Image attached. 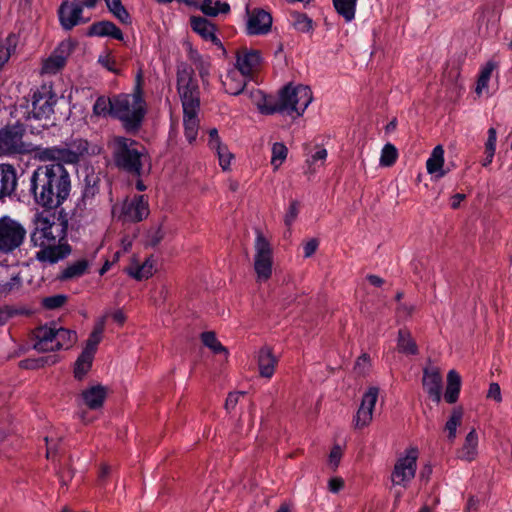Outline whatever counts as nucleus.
Instances as JSON below:
<instances>
[{
	"instance_id": "obj_4",
	"label": "nucleus",
	"mask_w": 512,
	"mask_h": 512,
	"mask_svg": "<svg viewBox=\"0 0 512 512\" xmlns=\"http://www.w3.org/2000/svg\"><path fill=\"white\" fill-rule=\"evenodd\" d=\"M145 114V101L139 84L133 94L117 96L113 99V116L120 119L127 130L138 127Z\"/></svg>"
},
{
	"instance_id": "obj_55",
	"label": "nucleus",
	"mask_w": 512,
	"mask_h": 512,
	"mask_svg": "<svg viewBox=\"0 0 512 512\" xmlns=\"http://www.w3.org/2000/svg\"><path fill=\"white\" fill-rule=\"evenodd\" d=\"M21 285V279L18 275H12L9 281L0 283V292L9 293L17 290Z\"/></svg>"
},
{
	"instance_id": "obj_30",
	"label": "nucleus",
	"mask_w": 512,
	"mask_h": 512,
	"mask_svg": "<svg viewBox=\"0 0 512 512\" xmlns=\"http://www.w3.org/2000/svg\"><path fill=\"white\" fill-rule=\"evenodd\" d=\"M256 67V53L254 51L242 50L237 54L236 68L241 74L252 79Z\"/></svg>"
},
{
	"instance_id": "obj_50",
	"label": "nucleus",
	"mask_w": 512,
	"mask_h": 512,
	"mask_svg": "<svg viewBox=\"0 0 512 512\" xmlns=\"http://www.w3.org/2000/svg\"><path fill=\"white\" fill-rule=\"evenodd\" d=\"M371 368V359L370 356L366 353L359 356L355 362L354 371L358 375H366Z\"/></svg>"
},
{
	"instance_id": "obj_28",
	"label": "nucleus",
	"mask_w": 512,
	"mask_h": 512,
	"mask_svg": "<svg viewBox=\"0 0 512 512\" xmlns=\"http://www.w3.org/2000/svg\"><path fill=\"white\" fill-rule=\"evenodd\" d=\"M258 112L265 115L281 113L280 93L274 96L258 90Z\"/></svg>"
},
{
	"instance_id": "obj_39",
	"label": "nucleus",
	"mask_w": 512,
	"mask_h": 512,
	"mask_svg": "<svg viewBox=\"0 0 512 512\" xmlns=\"http://www.w3.org/2000/svg\"><path fill=\"white\" fill-rule=\"evenodd\" d=\"M203 344L213 353L223 356L224 360L228 358V350L216 338L213 332H204L201 336Z\"/></svg>"
},
{
	"instance_id": "obj_14",
	"label": "nucleus",
	"mask_w": 512,
	"mask_h": 512,
	"mask_svg": "<svg viewBox=\"0 0 512 512\" xmlns=\"http://www.w3.org/2000/svg\"><path fill=\"white\" fill-rule=\"evenodd\" d=\"M378 395L379 388L376 386L369 387L363 394L360 407L353 420L356 428L362 429L372 422Z\"/></svg>"
},
{
	"instance_id": "obj_22",
	"label": "nucleus",
	"mask_w": 512,
	"mask_h": 512,
	"mask_svg": "<svg viewBox=\"0 0 512 512\" xmlns=\"http://www.w3.org/2000/svg\"><path fill=\"white\" fill-rule=\"evenodd\" d=\"M17 187V172L13 165L0 164V200L12 195Z\"/></svg>"
},
{
	"instance_id": "obj_17",
	"label": "nucleus",
	"mask_w": 512,
	"mask_h": 512,
	"mask_svg": "<svg viewBox=\"0 0 512 512\" xmlns=\"http://www.w3.org/2000/svg\"><path fill=\"white\" fill-rule=\"evenodd\" d=\"M56 104V98L51 90L43 89L35 92L32 101L31 113L37 119H47L53 113V107Z\"/></svg>"
},
{
	"instance_id": "obj_23",
	"label": "nucleus",
	"mask_w": 512,
	"mask_h": 512,
	"mask_svg": "<svg viewBox=\"0 0 512 512\" xmlns=\"http://www.w3.org/2000/svg\"><path fill=\"white\" fill-rule=\"evenodd\" d=\"M96 257V252H92L91 254L77 259L76 261L70 263L61 273V279H74L79 278L84 275L89 267L92 265Z\"/></svg>"
},
{
	"instance_id": "obj_57",
	"label": "nucleus",
	"mask_w": 512,
	"mask_h": 512,
	"mask_svg": "<svg viewBox=\"0 0 512 512\" xmlns=\"http://www.w3.org/2000/svg\"><path fill=\"white\" fill-rule=\"evenodd\" d=\"M497 133L494 128L488 130V139L485 143V152L495 153L496 150Z\"/></svg>"
},
{
	"instance_id": "obj_56",
	"label": "nucleus",
	"mask_w": 512,
	"mask_h": 512,
	"mask_svg": "<svg viewBox=\"0 0 512 512\" xmlns=\"http://www.w3.org/2000/svg\"><path fill=\"white\" fill-rule=\"evenodd\" d=\"M299 213V204L296 201L290 203L288 210L285 214V223L290 226L297 218Z\"/></svg>"
},
{
	"instance_id": "obj_8",
	"label": "nucleus",
	"mask_w": 512,
	"mask_h": 512,
	"mask_svg": "<svg viewBox=\"0 0 512 512\" xmlns=\"http://www.w3.org/2000/svg\"><path fill=\"white\" fill-rule=\"evenodd\" d=\"M86 151L87 142L80 141L76 150L60 147H40L31 144V150L27 154H32V158L40 162L72 164L78 162Z\"/></svg>"
},
{
	"instance_id": "obj_27",
	"label": "nucleus",
	"mask_w": 512,
	"mask_h": 512,
	"mask_svg": "<svg viewBox=\"0 0 512 512\" xmlns=\"http://www.w3.org/2000/svg\"><path fill=\"white\" fill-rule=\"evenodd\" d=\"M192 29L203 37L205 40L211 41L216 45H221L219 39L215 35V27L205 18L191 17L190 19Z\"/></svg>"
},
{
	"instance_id": "obj_44",
	"label": "nucleus",
	"mask_w": 512,
	"mask_h": 512,
	"mask_svg": "<svg viewBox=\"0 0 512 512\" xmlns=\"http://www.w3.org/2000/svg\"><path fill=\"white\" fill-rule=\"evenodd\" d=\"M328 152L325 148H317V150L306 160L310 172L314 173L319 167L323 166Z\"/></svg>"
},
{
	"instance_id": "obj_21",
	"label": "nucleus",
	"mask_w": 512,
	"mask_h": 512,
	"mask_svg": "<svg viewBox=\"0 0 512 512\" xmlns=\"http://www.w3.org/2000/svg\"><path fill=\"white\" fill-rule=\"evenodd\" d=\"M278 364L277 357L272 353L270 347H262L258 352V378L269 380L275 373Z\"/></svg>"
},
{
	"instance_id": "obj_41",
	"label": "nucleus",
	"mask_w": 512,
	"mask_h": 512,
	"mask_svg": "<svg viewBox=\"0 0 512 512\" xmlns=\"http://www.w3.org/2000/svg\"><path fill=\"white\" fill-rule=\"evenodd\" d=\"M294 29L301 33H311L314 29L313 20L306 14L294 12L291 14Z\"/></svg>"
},
{
	"instance_id": "obj_64",
	"label": "nucleus",
	"mask_w": 512,
	"mask_h": 512,
	"mask_svg": "<svg viewBox=\"0 0 512 512\" xmlns=\"http://www.w3.org/2000/svg\"><path fill=\"white\" fill-rule=\"evenodd\" d=\"M111 316L114 319V321L118 322L119 324H123L124 321L126 320V316L121 310L113 312Z\"/></svg>"
},
{
	"instance_id": "obj_62",
	"label": "nucleus",
	"mask_w": 512,
	"mask_h": 512,
	"mask_svg": "<svg viewBox=\"0 0 512 512\" xmlns=\"http://www.w3.org/2000/svg\"><path fill=\"white\" fill-rule=\"evenodd\" d=\"M99 62L105 68H107L109 71H111L113 73H117L118 72V70L115 67V60L113 58H111L109 55L104 56V57H100L99 58Z\"/></svg>"
},
{
	"instance_id": "obj_45",
	"label": "nucleus",
	"mask_w": 512,
	"mask_h": 512,
	"mask_svg": "<svg viewBox=\"0 0 512 512\" xmlns=\"http://www.w3.org/2000/svg\"><path fill=\"white\" fill-rule=\"evenodd\" d=\"M397 156L398 153L395 146L390 143L385 144L381 151L380 165L385 167L393 165L397 159Z\"/></svg>"
},
{
	"instance_id": "obj_47",
	"label": "nucleus",
	"mask_w": 512,
	"mask_h": 512,
	"mask_svg": "<svg viewBox=\"0 0 512 512\" xmlns=\"http://www.w3.org/2000/svg\"><path fill=\"white\" fill-rule=\"evenodd\" d=\"M273 18L270 13L258 10V35L268 34L272 31Z\"/></svg>"
},
{
	"instance_id": "obj_63",
	"label": "nucleus",
	"mask_w": 512,
	"mask_h": 512,
	"mask_svg": "<svg viewBox=\"0 0 512 512\" xmlns=\"http://www.w3.org/2000/svg\"><path fill=\"white\" fill-rule=\"evenodd\" d=\"M465 195L464 194H455L451 198V207L453 209H456L460 206V203L464 200Z\"/></svg>"
},
{
	"instance_id": "obj_35",
	"label": "nucleus",
	"mask_w": 512,
	"mask_h": 512,
	"mask_svg": "<svg viewBox=\"0 0 512 512\" xmlns=\"http://www.w3.org/2000/svg\"><path fill=\"white\" fill-rule=\"evenodd\" d=\"M94 359V355L88 352L82 351L75 362L74 366V376L78 380H81L85 377L88 371L92 367V362Z\"/></svg>"
},
{
	"instance_id": "obj_60",
	"label": "nucleus",
	"mask_w": 512,
	"mask_h": 512,
	"mask_svg": "<svg viewBox=\"0 0 512 512\" xmlns=\"http://www.w3.org/2000/svg\"><path fill=\"white\" fill-rule=\"evenodd\" d=\"M208 145L211 149L219 148V146L223 145V143L220 140L218 131L215 128L209 131Z\"/></svg>"
},
{
	"instance_id": "obj_10",
	"label": "nucleus",
	"mask_w": 512,
	"mask_h": 512,
	"mask_svg": "<svg viewBox=\"0 0 512 512\" xmlns=\"http://www.w3.org/2000/svg\"><path fill=\"white\" fill-rule=\"evenodd\" d=\"M25 129L21 125L5 127L0 130V156L26 154L31 143L23 141Z\"/></svg>"
},
{
	"instance_id": "obj_36",
	"label": "nucleus",
	"mask_w": 512,
	"mask_h": 512,
	"mask_svg": "<svg viewBox=\"0 0 512 512\" xmlns=\"http://www.w3.org/2000/svg\"><path fill=\"white\" fill-rule=\"evenodd\" d=\"M397 347L401 353L407 355H415L418 352L417 345L407 330H399Z\"/></svg>"
},
{
	"instance_id": "obj_40",
	"label": "nucleus",
	"mask_w": 512,
	"mask_h": 512,
	"mask_svg": "<svg viewBox=\"0 0 512 512\" xmlns=\"http://www.w3.org/2000/svg\"><path fill=\"white\" fill-rule=\"evenodd\" d=\"M334 7L347 22L355 17L357 0H333Z\"/></svg>"
},
{
	"instance_id": "obj_34",
	"label": "nucleus",
	"mask_w": 512,
	"mask_h": 512,
	"mask_svg": "<svg viewBox=\"0 0 512 512\" xmlns=\"http://www.w3.org/2000/svg\"><path fill=\"white\" fill-rule=\"evenodd\" d=\"M105 322H106V316L101 317L95 324V327L90 334L86 345L83 349L84 352H88L90 354L95 355L97 346L100 343L102 339V334L104 332L105 328Z\"/></svg>"
},
{
	"instance_id": "obj_18",
	"label": "nucleus",
	"mask_w": 512,
	"mask_h": 512,
	"mask_svg": "<svg viewBox=\"0 0 512 512\" xmlns=\"http://www.w3.org/2000/svg\"><path fill=\"white\" fill-rule=\"evenodd\" d=\"M83 7L77 1H64L59 7V20L65 30H71L83 22Z\"/></svg>"
},
{
	"instance_id": "obj_58",
	"label": "nucleus",
	"mask_w": 512,
	"mask_h": 512,
	"mask_svg": "<svg viewBox=\"0 0 512 512\" xmlns=\"http://www.w3.org/2000/svg\"><path fill=\"white\" fill-rule=\"evenodd\" d=\"M487 398L493 399L497 403L502 401L501 389L498 383H491L487 392Z\"/></svg>"
},
{
	"instance_id": "obj_19",
	"label": "nucleus",
	"mask_w": 512,
	"mask_h": 512,
	"mask_svg": "<svg viewBox=\"0 0 512 512\" xmlns=\"http://www.w3.org/2000/svg\"><path fill=\"white\" fill-rule=\"evenodd\" d=\"M107 395V389L102 385H92L79 394L77 400L79 405H84L89 409H98L102 407Z\"/></svg>"
},
{
	"instance_id": "obj_26",
	"label": "nucleus",
	"mask_w": 512,
	"mask_h": 512,
	"mask_svg": "<svg viewBox=\"0 0 512 512\" xmlns=\"http://www.w3.org/2000/svg\"><path fill=\"white\" fill-rule=\"evenodd\" d=\"M444 166V149L441 145L436 146L426 162L427 172L434 175L436 179L442 178L446 172Z\"/></svg>"
},
{
	"instance_id": "obj_46",
	"label": "nucleus",
	"mask_w": 512,
	"mask_h": 512,
	"mask_svg": "<svg viewBox=\"0 0 512 512\" xmlns=\"http://www.w3.org/2000/svg\"><path fill=\"white\" fill-rule=\"evenodd\" d=\"M93 111L94 114L98 116L113 115V99L110 100L105 97H99L93 106Z\"/></svg>"
},
{
	"instance_id": "obj_25",
	"label": "nucleus",
	"mask_w": 512,
	"mask_h": 512,
	"mask_svg": "<svg viewBox=\"0 0 512 512\" xmlns=\"http://www.w3.org/2000/svg\"><path fill=\"white\" fill-rule=\"evenodd\" d=\"M247 80L248 76L241 74V72L235 67L227 72L222 83L228 93L237 95L243 91Z\"/></svg>"
},
{
	"instance_id": "obj_54",
	"label": "nucleus",
	"mask_w": 512,
	"mask_h": 512,
	"mask_svg": "<svg viewBox=\"0 0 512 512\" xmlns=\"http://www.w3.org/2000/svg\"><path fill=\"white\" fill-rule=\"evenodd\" d=\"M343 451L339 445H335L329 454L328 457V465L333 469L336 470L339 466L340 460L342 458Z\"/></svg>"
},
{
	"instance_id": "obj_53",
	"label": "nucleus",
	"mask_w": 512,
	"mask_h": 512,
	"mask_svg": "<svg viewBox=\"0 0 512 512\" xmlns=\"http://www.w3.org/2000/svg\"><path fill=\"white\" fill-rule=\"evenodd\" d=\"M13 44V39L9 37L0 45V68L9 60Z\"/></svg>"
},
{
	"instance_id": "obj_12",
	"label": "nucleus",
	"mask_w": 512,
	"mask_h": 512,
	"mask_svg": "<svg viewBox=\"0 0 512 512\" xmlns=\"http://www.w3.org/2000/svg\"><path fill=\"white\" fill-rule=\"evenodd\" d=\"M112 213L123 222H138L148 216V202L144 196H134L126 199L121 206H114Z\"/></svg>"
},
{
	"instance_id": "obj_16",
	"label": "nucleus",
	"mask_w": 512,
	"mask_h": 512,
	"mask_svg": "<svg viewBox=\"0 0 512 512\" xmlns=\"http://www.w3.org/2000/svg\"><path fill=\"white\" fill-rule=\"evenodd\" d=\"M272 249L267 239L258 233V281H266L272 275Z\"/></svg>"
},
{
	"instance_id": "obj_9",
	"label": "nucleus",
	"mask_w": 512,
	"mask_h": 512,
	"mask_svg": "<svg viewBox=\"0 0 512 512\" xmlns=\"http://www.w3.org/2000/svg\"><path fill=\"white\" fill-rule=\"evenodd\" d=\"M26 236V229L10 216L0 218V251L10 253L21 246Z\"/></svg>"
},
{
	"instance_id": "obj_20",
	"label": "nucleus",
	"mask_w": 512,
	"mask_h": 512,
	"mask_svg": "<svg viewBox=\"0 0 512 512\" xmlns=\"http://www.w3.org/2000/svg\"><path fill=\"white\" fill-rule=\"evenodd\" d=\"M422 384L424 390L435 401L441 400L442 376L438 368H425L423 372Z\"/></svg>"
},
{
	"instance_id": "obj_31",
	"label": "nucleus",
	"mask_w": 512,
	"mask_h": 512,
	"mask_svg": "<svg viewBox=\"0 0 512 512\" xmlns=\"http://www.w3.org/2000/svg\"><path fill=\"white\" fill-rule=\"evenodd\" d=\"M478 454V435L472 429L465 437L464 444L458 452V457L465 461H473Z\"/></svg>"
},
{
	"instance_id": "obj_2",
	"label": "nucleus",
	"mask_w": 512,
	"mask_h": 512,
	"mask_svg": "<svg viewBox=\"0 0 512 512\" xmlns=\"http://www.w3.org/2000/svg\"><path fill=\"white\" fill-rule=\"evenodd\" d=\"M178 93L182 101L183 126L189 143L196 140L199 129V89L191 69L183 67L177 74Z\"/></svg>"
},
{
	"instance_id": "obj_33",
	"label": "nucleus",
	"mask_w": 512,
	"mask_h": 512,
	"mask_svg": "<svg viewBox=\"0 0 512 512\" xmlns=\"http://www.w3.org/2000/svg\"><path fill=\"white\" fill-rule=\"evenodd\" d=\"M461 389V376L455 370H450L447 373V385L444 394L445 400L453 404L458 400Z\"/></svg>"
},
{
	"instance_id": "obj_61",
	"label": "nucleus",
	"mask_w": 512,
	"mask_h": 512,
	"mask_svg": "<svg viewBox=\"0 0 512 512\" xmlns=\"http://www.w3.org/2000/svg\"><path fill=\"white\" fill-rule=\"evenodd\" d=\"M328 487L332 493H337L344 487V481L339 477L331 478L328 482Z\"/></svg>"
},
{
	"instance_id": "obj_32",
	"label": "nucleus",
	"mask_w": 512,
	"mask_h": 512,
	"mask_svg": "<svg viewBox=\"0 0 512 512\" xmlns=\"http://www.w3.org/2000/svg\"><path fill=\"white\" fill-rule=\"evenodd\" d=\"M126 271L136 280L148 279L155 272V262L150 258L146 259L142 264L132 262Z\"/></svg>"
},
{
	"instance_id": "obj_37",
	"label": "nucleus",
	"mask_w": 512,
	"mask_h": 512,
	"mask_svg": "<svg viewBox=\"0 0 512 512\" xmlns=\"http://www.w3.org/2000/svg\"><path fill=\"white\" fill-rule=\"evenodd\" d=\"M463 418V409L456 407L445 424V431L448 433V439L454 441L457 435V428L461 425Z\"/></svg>"
},
{
	"instance_id": "obj_24",
	"label": "nucleus",
	"mask_w": 512,
	"mask_h": 512,
	"mask_svg": "<svg viewBox=\"0 0 512 512\" xmlns=\"http://www.w3.org/2000/svg\"><path fill=\"white\" fill-rule=\"evenodd\" d=\"M498 67L499 63L493 59L487 61L484 65L481 66L475 87V93L478 96H482L484 94L490 95L489 83L493 72L497 71Z\"/></svg>"
},
{
	"instance_id": "obj_42",
	"label": "nucleus",
	"mask_w": 512,
	"mask_h": 512,
	"mask_svg": "<svg viewBox=\"0 0 512 512\" xmlns=\"http://www.w3.org/2000/svg\"><path fill=\"white\" fill-rule=\"evenodd\" d=\"M271 165L277 170L287 158L288 149L283 143L276 142L272 145Z\"/></svg>"
},
{
	"instance_id": "obj_3",
	"label": "nucleus",
	"mask_w": 512,
	"mask_h": 512,
	"mask_svg": "<svg viewBox=\"0 0 512 512\" xmlns=\"http://www.w3.org/2000/svg\"><path fill=\"white\" fill-rule=\"evenodd\" d=\"M113 158L117 166L136 175H141L147 161L145 148L125 137H114L110 141Z\"/></svg>"
},
{
	"instance_id": "obj_5",
	"label": "nucleus",
	"mask_w": 512,
	"mask_h": 512,
	"mask_svg": "<svg viewBox=\"0 0 512 512\" xmlns=\"http://www.w3.org/2000/svg\"><path fill=\"white\" fill-rule=\"evenodd\" d=\"M34 336V348L39 352L69 349L77 341L75 332L57 324L44 325L37 328Z\"/></svg>"
},
{
	"instance_id": "obj_11",
	"label": "nucleus",
	"mask_w": 512,
	"mask_h": 512,
	"mask_svg": "<svg viewBox=\"0 0 512 512\" xmlns=\"http://www.w3.org/2000/svg\"><path fill=\"white\" fill-rule=\"evenodd\" d=\"M418 450L410 448L404 456H401L395 463L391 475L393 484L406 487L415 477L417 468Z\"/></svg>"
},
{
	"instance_id": "obj_48",
	"label": "nucleus",
	"mask_w": 512,
	"mask_h": 512,
	"mask_svg": "<svg viewBox=\"0 0 512 512\" xmlns=\"http://www.w3.org/2000/svg\"><path fill=\"white\" fill-rule=\"evenodd\" d=\"M218 156L219 165L223 170H228L230 168L231 161L233 159V154L229 151L227 146L224 144L219 146V148L213 149Z\"/></svg>"
},
{
	"instance_id": "obj_51",
	"label": "nucleus",
	"mask_w": 512,
	"mask_h": 512,
	"mask_svg": "<svg viewBox=\"0 0 512 512\" xmlns=\"http://www.w3.org/2000/svg\"><path fill=\"white\" fill-rule=\"evenodd\" d=\"M67 297L65 295H53L43 299V306L47 309H57L66 302Z\"/></svg>"
},
{
	"instance_id": "obj_52",
	"label": "nucleus",
	"mask_w": 512,
	"mask_h": 512,
	"mask_svg": "<svg viewBox=\"0 0 512 512\" xmlns=\"http://www.w3.org/2000/svg\"><path fill=\"white\" fill-rule=\"evenodd\" d=\"M244 392H230L225 400L224 408L231 413L237 406L238 402L244 397Z\"/></svg>"
},
{
	"instance_id": "obj_38",
	"label": "nucleus",
	"mask_w": 512,
	"mask_h": 512,
	"mask_svg": "<svg viewBox=\"0 0 512 512\" xmlns=\"http://www.w3.org/2000/svg\"><path fill=\"white\" fill-rule=\"evenodd\" d=\"M199 9L207 16L215 17L221 13L226 14L230 11V6L226 2H213L212 0H204Z\"/></svg>"
},
{
	"instance_id": "obj_49",
	"label": "nucleus",
	"mask_w": 512,
	"mask_h": 512,
	"mask_svg": "<svg viewBox=\"0 0 512 512\" xmlns=\"http://www.w3.org/2000/svg\"><path fill=\"white\" fill-rule=\"evenodd\" d=\"M165 236V230L162 225L157 224L151 227L147 233V244L151 246L158 245Z\"/></svg>"
},
{
	"instance_id": "obj_7",
	"label": "nucleus",
	"mask_w": 512,
	"mask_h": 512,
	"mask_svg": "<svg viewBox=\"0 0 512 512\" xmlns=\"http://www.w3.org/2000/svg\"><path fill=\"white\" fill-rule=\"evenodd\" d=\"M65 228L58 223L55 213L50 210L37 212L33 218L31 241L34 245H45L51 241L64 239Z\"/></svg>"
},
{
	"instance_id": "obj_59",
	"label": "nucleus",
	"mask_w": 512,
	"mask_h": 512,
	"mask_svg": "<svg viewBox=\"0 0 512 512\" xmlns=\"http://www.w3.org/2000/svg\"><path fill=\"white\" fill-rule=\"evenodd\" d=\"M318 248V241L316 239H310L303 245L304 257H311Z\"/></svg>"
},
{
	"instance_id": "obj_13",
	"label": "nucleus",
	"mask_w": 512,
	"mask_h": 512,
	"mask_svg": "<svg viewBox=\"0 0 512 512\" xmlns=\"http://www.w3.org/2000/svg\"><path fill=\"white\" fill-rule=\"evenodd\" d=\"M74 48L75 42L72 39L63 40L52 54L43 60L41 73L44 75H54L61 71Z\"/></svg>"
},
{
	"instance_id": "obj_6",
	"label": "nucleus",
	"mask_w": 512,
	"mask_h": 512,
	"mask_svg": "<svg viewBox=\"0 0 512 512\" xmlns=\"http://www.w3.org/2000/svg\"><path fill=\"white\" fill-rule=\"evenodd\" d=\"M313 101V93L309 86L292 83L280 90L281 114L298 118L304 114Z\"/></svg>"
},
{
	"instance_id": "obj_1",
	"label": "nucleus",
	"mask_w": 512,
	"mask_h": 512,
	"mask_svg": "<svg viewBox=\"0 0 512 512\" xmlns=\"http://www.w3.org/2000/svg\"><path fill=\"white\" fill-rule=\"evenodd\" d=\"M71 191L70 174L63 164L37 167L30 177V192L41 207L52 210L61 206Z\"/></svg>"
},
{
	"instance_id": "obj_29",
	"label": "nucleus",
	"mask_w": 512,
	"mask_h": 512,
	"mask_svg": "<svg viewBox=\"0 0 512 512\" xmlns=\"http://www.w3.org/2000/svg\"><path fill=\"white\" fill-rule=\"evenodd\" d=\"M88 35L90 36H110L117 40H123V34L116 25L110 21H101L90 26Z\"/></svg>"
},
{
	"instance_id": "obj_43",
	"label": "nucleus",
	"mask_w": 512,
	"mask_h": 512,
	"mask_svg": "<svg viewBox=\"0 0 512 512\" xmlns=\"http://www.w3.org/2000/svg\"><path fill=\"white\" fill-rule=\"evenodd\" d=\"M109 11L122 23H129L130 17L120 0H104Z\"/></svg>"
},
{
	"instance_id": "obj_15",
	"label": "nucleus",
	"mask_w": 512,
	"mask_h": 512,
	"mask_svg": "<svg viewBox=\"0 0 512 512\" xmlns=\"http://www.w3.org/2000/svg\"><path fill=\"white\" fill-rule=\"evenodd\" d=\"M34 246L39 248L35 254V258L47 264L57 263L71 253V247L67 242L63 241V239L51 241L50 243H45V245Z\"/></svg>"
}]
</instances>
